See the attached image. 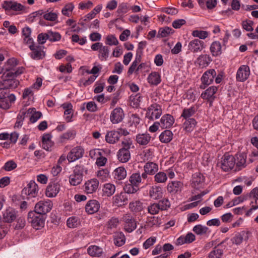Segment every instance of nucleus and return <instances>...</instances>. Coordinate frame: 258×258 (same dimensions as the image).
<instances>
[{
  "instance_id": "nucleus-1",
  "label": "nucleus",
  "mask_w": 258,
  "mask_h": 258,
  "mask_svg": "<svg viewBox=\"0 0 258 258\" xmlns=\"http://www.w3.org/2000/svg\"><path fill=\"white\" fill-rule=\"evenodd\" d=\"M17 64L18 61L16 58L13 57L9 59L3 69L5 77H11L13 75H20L22 74L24 72L25 69L23 67H19L15 70L14 68Z\"/></svg>"
},
{
  "instance_id": "nucleus-2",
  "label": "nucleus",
  "mask_w": 258,
  "mask_h": 258,
  "mask_svg": "<svg viewBox=\"0 0 258 258\" xmlns=\"http://www.w3.org/2000/svg\"><path fill=\"white\" fill-rule=\"evenodd\" d=\"M84 167L81 165H76L72 174L69 177L70 184L73 186H77L80 184L84 176Z\"/></svg>"
},
{
  "instance_id": "nucleus-3",
  "label": "nucleus",
  "mask_w": 258,
  "mask_h": 258,
  "mask_svg": "<svg viewBox=\"0 0 258 258\" xmlns=\"http://www.w3.org/2000/svg\"><path fill=\"white\" fill-rule=\"evenodd\" d=\"M18 75H13L11 77H5V74L3 75V80L0 81V90L15 89L19 85V81L15 77Z\"/></svg>"
},
{
  "instance_id": "nucleus-4",
  "label": "nucleus",
  "mask_w": 258,
  "mask_h": 258,
  "mask_svg": "<svg viewBox=\"0 0 258 258\" xmlns=\"http://www.w3.org/2000/svg\"><path fill=\"white\" fill-rule=\"evenodd\" d=\"M93 51H98V56L101 61H105L107 59L110 50L108 46L103 45L102 43L96 42L91 46Z\"/></svg>"
},
{
  "instance_id": "nucleus-5",
  "label": "nucleus",
  "mask_w": 258,
  "mask_h": 258,
  "mask_svg": "<svg viewBox=\"0 0 258 258\" xmlns=\"http://www.w3.org/2000/svg\"><path fill=\"white\" fill-rule=\"evenodd\" d=\"M162 113L161 106L157 103H153L148 108L146 113V117L150 120H154L158 119Z\"/></svg>"
},
{
  "instance_id": "nucleus-6",
  "label": "nucleus",
  "mask_w": 258,
  "mask_h": 258,
  "mask_svg": "<svg viewBox=\"0 0 258 258\" xmlns=\"http://www.w3.org/2000/svg\"><path fill=\"white\" fill-rule=\"evenodd\" d=\"M52 207L53 204L50 200H42L35 205L34 212L37 214H45L51 211Z\"/></svg>"
},
{
  "instance_id": "nucleus-7",
  "label": "nucleus",
  "mask_w": 258,
  "mask_h": 258,
  "mask_svg": "<svg viewBox=\"0 0 258 258\" xmlns=\"http://www.w3.org/2000/svg\"><path fill=\"white\" fill-rule=\"evenodd\" d=\"M33 211H31L28 214V220L32 226L36 229H40L44 226V220L40 216Z\"/></svg>"
},
{
  "instance_id": "nucleus-8",
  "label": "nucleus",
  "mask_w": 258,
  "mask_h": 258,
  "mask_svg": "<svg viewBox=\"0 0 258 258\" xmlns=\"http://www.w3.org/2000/svg\"><path fill=\"white\" fill-rule=\"evenodd\" d=\"M216 76V72L214 69H210L206 71L201 77L202 85L200 88L202 89L211 84L215 77Z\"/></svg>"
},
{
  "instance_id": "nucleus-9",
  "label": "nucleus",
  "mask_w": 258,
  "mask_h": 258,
  "mask_svg": "<svg viewBox=\"0 0 258 258\" xmlns=\"http://www.w3.org/2000/svg\"><path fill=\"white\" fill-rule=\"evenodd\" d=\"M38 186L33 180H31L22 191V195L28 196V198L36 197L38 192Z\"/></svg>"
},
{
  "instance_id": "nucleus-10",
  "label": "nucleus",
  "mask_w": 258,
  "mask_h": 258,
  "mask_svg": "<svg viewBox=\"0 0 258 258\" xmlns=\"http://www.w3.org/2000/svg\"><path fill=\"white\" fill-rule=\"evenodd\" d=\"M235 164V157L232 155L225 154L221 159L220 167L224 171H228L234 167Z\"/></svg>"
},
{
  "instance_id": "nucleus-11",
  "label": "nucleus",
  "mask_w": 258,
  "mask_h": 258,
  "mask_svg": "<svg viewBox=\"0 0 258 258\" xmlns=\"http://www.w3.org/2000/svg\"><path fill=\"white\" fill-rule=\"evenodd\" d=\"M60 190V185L56 181H50L45 189V196L49 198L56 197Z\"/></svg>"
},
{
  "instance_id": "nucleus-12",
  "label": "nucleus",
  "mask_w": 258,
  "mask_h": 258,
  "mask_svg": "<svg viewBox=\"0 0 258 258\" xmlns=\"http://www.w3.org/2000/svg\"><path fill=\"white\" fill-rule=\"evenodd\" d=\"M122 219L124 222V229L125 231L131 233L136 229V221L130 214H124Z\"/></svg>"
},
{
  "instance_id": "nucleus-13",
  "label": "nucleus",
  "mask_w": 258,
  "mask_h": 258,
  "mask_svg": "<svg viewBox=\"0 0 258 258\" xmlns=\"http://www.w3.org/2000/svg\"><path fill=\"white\" fill-rule=\"evenodd\" d=\"M31 52L30 55L32 58L36 60L42 59L45 56V52L43 47L38 45H35L34 43L28 45Z\"/></svg>"
},
{
  "instance_id": "nucleus-14",
  "label": "nucleus",
  "mask_w": 258,
  "mask_h": 258,
  "mask_svg": "<svg viewBox=\"0 0 258 258\" xmlns=\"http://www.w3.org/2000/svg\"><path fill=\"white\" fill-rule=\"evenodd\" d=\"M99 181L95 178L86 181L83 186L84 192L87 194H93L97 190L99 186Z\"/></svg>"
},
{
  "instance_id": "nucleus-15",
  "label": "nucleus",
  "mask_w": 258,
  "mask_h": 258,
  "mask_svg": "<svg viewBox=\"0 0 258 258\" xmlns=\"http://www.w3.org/2000/svg\"><path fill=\"white\" fill-rule=\"evenodd\" d=\"M84 153V149L81 146H77L73 148L69 153L67 159L70 162H72L82 158Z\"/></svg>"
},
{
  "instance_id": "nucleus-16",
  "label": "nucleus",
  "mask_w": 258,
  "mask_h": 258,
  "mask_svg": "<svg viewBox=\"0 0 258 258\" xmlns=\"http://www.w3.org/2000/svg\"><path fill=\"white\" fill-rule=\"evenodd\" d=\"M250 75V69L247 65H242L238 69L236 78L237 81L244 82Z\"/></svg>"
},
{
  "instance_id": "nucleus-17",
  "label": "nucleus",
  "mask_w": 258,
  "mask_h": 258,
  "mask_svg": "<svg viewBox=\"0 0 258 258\" xmlns=\"http://www.w3.org/2000/svg\"><path fill=\"white\" fill-rule=\"evenodd\" d=\"M124 116V112L121 107H116L111 112L110 115V121L113 124H116L120 122Z\"/></svg>"
},
{
  "instance_id": "nucleus-18",
  "label": "nucleus",
  "mask_w": 258,
  "mask_h": 258,
  "mask_svg": "<svg viewBox=\"0 0 258 258\" xmlns=\"http://www.w3.org/2000/svg\"><path fill=\"white\" fill-rule=\"evenodd\" d=\"M235 164L236 169L238 170L246 167L247 163L246 161L247 154L245 152H243L238 153L235 155Z\"/></svg>"
},
{
  "instance_id": "nucleus-19",
  "label": "nucleus",
  "mask_w": 258,
  "mask_h": 258,
  "mask_svg": "<svg viewBox=\"0 0 258 258\" xmlns=\"http://www.w3.org/2000/svg\"><path fill=\"white\" fill-rule=\"evenodd\" d=\"M218 88L216 86H210L201 94V97L210 102V105L215 98V94L217 92Z\"/></svg>"
},
{
  "instance_id": "nucleus-20",
  "label": "nucleus",
  "mask_w": 258,
  "mask_h": 258,
  "mask_svg": "<svg viewBox=\"0 0 258 258\" xmlns=\"http://www.w3.org/2000/svg\"><path fill=\"white\" fill-rule=\"evenodd\" d=\"M204 48V42L199 39H195L190 41L188 45V49L194 53L200 52Z\"/></svg>"
},
{
  "instance_id": "nucleus-21",
  "label": "nucleus",
  "mask_w": 258,
  "mask_h": 258,
  "mask_svg": "<svg viewBox=\"0 0 258 258\" xmlns=\"http://www.w3.org/2000/svg\"><path fill=\"white\" fill-rule=\"evenodd\" d=\"M17 217V212L13 208L9 207L3 213V220L5 222L12 223Z\"/></svg>"
},
{
  "instance_id": "nucleus-22",
  "label": "nucleus",
  "mask_w": 258,
  "mask_h": 258,
  "mask_svg": "<svg viewBox=\"0 0 258 258\" xmlns=\"http://www.w3.org/2000/svg\"><path fill=\"white\" fill-rule=\"evenodd\" d=\"M204 176L200 173H196L193 174L191 186L193 188L199 189L203 188L205 185Z\"/></svg>"
},
{
  "instance_id": "nucleus-23",
  "label": "nucleus",
  "mask_w": 258,
  "mask_h": 258,
  "mask_svg": "<svg viewBox=\"0 0 258 258\" xmlns=\"http://www.w3.org/2000/svg\"><path fill=\"white\" fill-rule=\"evenodd\" d=\"M175 120L173 116L169 114H165L162 116L159 123L162 128L171 127L174 123Z\"/></svg>"
},
{
  "instance_id": "nucleus-24",
  "label": "nucleus",
  "mask_w": 258,
  "mask_h": 258,
  "mask_svg": "<svg viewBox=\"0 0 258 258\" xmlns=\"http://www.w3.org/2000/svg\"><path fill=\"white\" fill-rule=\"evenodd\" d=\"M2 7L6 11H20L24 9V6L21 4L13 1H4Z\"/></svg>"
},
{
  "instance_id": "nucleus-25",
  "label": "nucleus",
  "mask_w": 258,
  "mask_h": 258,
  "mask_svg": "<svg viewBox=\"0 0 258 258\" xmlns=\"http://www.w3.org/2000/svg\"><path fill=\"white\" fill-rule=\"evenodd\" d=\"M100 208L99 202L96 200H89L86 204L85 210L87 213L93 214L97 212Z\"/></svg>"
},
{
  "instance_id": "nucleus-26",
  "label": "nucleus",
  "mask_w": 258,
  "mask_h": 258,
  "mask_svg": "<svg viewBox=\"0 0 258 258\" xmlns=\"http://www.w3.org/2000/svg\"><path fill=\"white\" fill-rule=\"evenodd\" d=\"M61 106L64 110V116L65 120L68 122H71L72 118L74 114L73 105L70 102H67L62 104Z\"/></svg>"
},
{
  "instance_id": "nucleus-27",
  "label": "nucleus",
  "mask_w": 258,
  "mask_h": 258,
  "mask_svg": "<svg viewBox=\"0 0 258 258\" xmlns=\"http://www.w3.org/2000/svg\"><path fill=\"white\" fill-rule=\"evenodd\" d=\"M119 139V133L115 130L107 132L105 137L106 142L110 144L117 143Z\"/></svg>"
},
{
  "instance_id": "nucleus-28",
  "label": "nucleus",
  "mask_w": 258,
  "mask_h": 258,
  "mask_svg": "<svg viewBox=\"0 0 258 258\" xmlns=\"http://www.w3.org/2000/svg\"><path fill=\"white\" fill-rule=\"evenodd\" d=\"M149 194L150 197L154 200L160 199L163 197V189L160 186L153 185L150 188Z\"/></svg>"
},
{
  "instance_id": "nucleus-29",
  "label": "nucleus",
  "mask_w": 258,
  "mask_h": 258,
  "mask_svg": "<svg viewBox=\"0 0 258 258\" xmlns=\"http://www.w3.org/2000/svg\"><path fill=\"white\" fill-rule=\"evenodd\" d=\"M248 232L244 231L237 233L231 238V242L234 244L239 245L243 240H247L248 239Z\"/></svg>"
},
{
  "instance_id": "nucleus-30",
  "label": "nucleus",
  "mask_w": 258,
  "mask_h": 258,
  "mask_svg": "<svg viewBox=\"0 0 258 258\" xmlns=\"http://www.w3.org/2000/svg\"><path fill=\"white\" fill-rule=\"evenodd\" d=\"M183 184L178 181H173L168 183L167 190L170 194H176L181 190Z\"/></svg>"
},
{
  "instance_id": "nucleus-31",
  "label": "nucleus",
  "mask_w": 258,
  "mask_h": 258,
  "mask_svg": "<svg viewBox=\"0 0 258 258\" xmlns=\"http://www.w3.org/2000/svg\"><path fill=\"white\" fill-rule=\"evenodd\" d=\"M117 158L121 163H126L131 159V152L128 150L119 149L117 152Z\"/></svg>"
},
{
  "instance_id": "nucleus-32",
  "label": "nucleus",
  "mask_w": 258,
  "mask_h": 258,
  "mask_svg": "<svg viewBox=\"0 0 258 258\" xmlns=\"http://www.w3.org/2000/svg\"><path fill=\"white\" fill-rule=\"evenodd\" d=\"M52 135L51 134H45L42 137V146L45 150L49 151L53 146V142L52 141Z\"/></svg>"
},
{
  "instance_id": "nucleus-33",
  "label": "nucleus",
  "mask_w": 258,
  "mask_h": 258,
  "mask_svg": "<svg viewBox=\"0 0 258 258\" xmlns=\"http://www.w3.org/2000/svg\"><path fill=\"white\" fill-rule=\"evenodd\" d=\"M210 52L213 56H218L222 52V45L218 41H215L212 43L210 47Z\"/></svg>"
},
{
  "instance_id": "nucleus-34",
  "label": "nucleus",
  "mask_w": 258,
  "mask_h": 258,
  "mask_svg": "<svg viewBox=\"0 0 258 258\" xmlns=\"http://www.w3.org/2000/svg\"><path fill=\"white\" fill-rule=\"evenodd\" d=\"M151 137L147 133L139 134L136 137L137 143L142 146L147 145L151 141Z\"/></svg>"
},
{
  "instance_id": "nucleus-35",
  "label": "nucleus",
  "mask_w": 258,
  "mask_h": 258,
  "mask_svg": "<svg viewBox=\"0 0 258 258\" xmlns=\"http://www.w3.org/2000/svg\"><path fill=\"white\" fill-rule=\"evenodd\" d=\"M28 117L31 123H35L42 115V113L40 111H37L34 108H29L27 110Z\"/></svg>"
},
{
  "instance_id": "nucleus-36",
  "label": "nucleus",
  "mask_w": 258,
  "mask_h": 258,
  "mask_svg": "<svg viewBox=\"0 0 258 258\" xmlns=\"http://www.w3.org/2000/svg\"><path fill=\"white\" fill-rule=\"evenodd\" d=\"M114 179L116 180H121L126 176V171L123 167L116 168L112 172Z\"/></svg>"
},
{
  "instance_id": "nucleus-37",
  "label": "nucleus",
  "mask_w": 258,
  "mask_h": 258,
  "mask_svg": "<svg viewBox=\"0 0 258 258\" xmlns=\"http://www.w3.org/2000/svg\"><path fill=\"white\" fill-rule=\"evenodd\" d=\"M212 61L211 56L208 54H202L199 55L196 60V63L202 68L207 67Z\"/></svg>"
},
{
  "instance_id": "nucleus-38",
  "label": "nucleus",
  "mask_w": 258,
  "mask_h": 258,
  "mask_svg": "<svg viewBox=\"0 0 258 258\" xmlns=\"http://www.w3.org/2000/svg\"><path fill=\"white\" fill-rule=\"evenodd\" d=\"M148 82L151 85L157 86L161 81L160 74L156 72H153L150 73L147 78Z\"/></svg>"
},
{
  "instance_id": "nucleus-39",
  "label": "nucleus",
  "mask_w": 258,
  "mask_h": 258,
  "mask_svg": "<svg viewBox=\"0 0 258 258\" xmlns=\"http://www.w3.org/2000/svg\"><path fill=\"white\" fill-rule=\"evenodd\" d=\"M128 208L133 213H137L141 212L143 209V203L139 200L132 201L130 203Z\"/></svg>"
},
{
  "instance_id": "nucleus-40",
  "label": "nucleus",
  "mask_w": 258,
  "mask_h": 258,
  "mask_svg": "<svg viewBox=\"0 0 258 258\" xmlns=\"http://www.w3.org/2000/svg\"><path fill=\"white\" fill-rule=\"evenodd\" d=\"M158 165L154 162H148L146 163L144 166V170L147 173H149V175H154L158 170Z\"/></svg>"
},
{
  "instance_id": "nucleus-41",
  "label": "nucleus",
  "mask_w": 258,
  "mask_h": 258,
  "mask_svg": "<svg viewBox=\"0 0 258 258\" xmlns=\"http://www.w3.org/2000/svg\"><path fill=\"white\" fill-rule=\"evenodd\" d=\"M115 186L112 183H105L103 187V196L105 197H111L115 191Z\"/></svg>"
},
{
  "instance_id": "nucleus-42",
  "label": "nucleus",
  "mask_w": 258,
  "mask_h": 258,
  "mask_svg": "<svg viewBox=\"0 0 258 258\" xmlns=\"http://www.w3.org/2000/svg\"><path fill=\"white\" fill-rule=\"evenodd\" d=\"M31 30L29 27H25L22 29V35L25 43L30 45L34 43L33 39L31 37Z\"/></svg>"
},
{
  "instance_id": "nucleus-43",
  "label": "nucleus",
  "mask_w": 258,
  "mask_h": 258,
  "mask_svg": "<svg viewBox=\"0 0 258 258\" xmlns=\"http://www.w3.org/2000/svg\"><path fill=\"white\" fill-rule=\"evenodd\" d=\"M173 136L172 132L170 130H166L161 133L159 138L161 143H168L172 140Z\"/></svg>"
},
{
  "instance_id": "nucleus-44",
  "label": "nucleus",
  "mask_w": 258,
  "mask_h": 258,
  "mask_svg": "<svg viewBox=\"0 0 258 258\" xmlns=\"http://www.w3.org/2000/svg\"><path fill=\"white\" fill-rule=\"evenodd\" d=\"M127 202V198L125 194L122 192L117 194L113 197V204L118 206L125 204Z\"/></svg>"
},
{
  "instance_id": "nucleus-45",
  "label": "nucleus",
  "mask_w": 258,
  "mask_h": 258,
  "mask_svg": "<svg viewBox=\"0 0 258 258\" xmlns=\"http://www.w3.org/2000/svg\"><path fill=\"white\" fill-rule=\"evenodd\" d=\"M197 123L195 119L185 120L183 123V128L186 132H191L195 128Z\"/></svg>"
},
{
  "instance_id": "nucleus-46",
  "label": "nucleus",
  "mask_w": 258,
  "mask_h": 258,
  "mask_svg": "<svg viewBox=\"0 0 258 258\" xmlns=\"http://www.w3.org/2000/svg\"><path fill=\"white\" fill-rule=\"evenodd\" d=\"M88 254L91 256L99 257L102 253V249L97 245H91L87 249Z\"/></svg>"
},
{
  "instance_id": "nucleus-47",
  "label": "nucleus",
  "mask_w": 258,
  "mask_h": 258,
  "mask_svg": "<svg viewBox=\"0 0 258 258\" xmlns=\"http://www.w3.org/2000/svg\"><path fill=\"white\" fill-rule=\"evenodd\" d=\"M196 112V110L194 106L188 108H184L181 114V117H183L185 120L194 119L191 118V117L195 114Z\"/></svg>"
},
{
  "instance_id": "nucleus-48",
  "label": "nucleus",
  "mask_w": 258,
  "mask_h": 258,
  "mask_svg": "<svg viewBox=\"0 0 258 258\" xmlns=\"http://www.w3.org/2000/svg\"><path fill=\"white\" fill-rule=\"evenodd\" d=\"M76 133L74 130H68L65 133L62 134L60 137V142L61 143L66 142L67 141L73 139L75 138Z\"/></svg>"
},
{
  "instance_id": "nucleus-49",
  "label": "nucleus",
  "mask_w": 258,
  "mask_h": 258,
  "mask_svg": "<svg viewBox=\"0 0 258 258\" xmlns=\"http://www.w3.org/2000/svg\"><path fill=\"white\" fill-rule=\"evenodd\" d=\"M154 178L155 183H164L167 181L168 177L166 173L159 171L155 174Z\"/></svg>"
},
{
  "instance_id": "nucleus-50",
  "label": "nucleus",
  "mask_w": 258,
  "mask_h": 258,
  "mask_svg": "<svg viewBox=\"0 0 258 258\" xmlns=\"http://www.w3.org/2000/svg\"><path fill=\"white\" fill-rule=\"evenodd\" d=\"M113 240L115 245L121 246L125 243V238L122 232H118L115 234Z\"/></svg>"
},
{
  "instance_id": "nucleus-51",
  "label": "nucleus",
  "mask_w": 258,
  "mask_h": 258,
  "mask_svg": "<svg viewBox=\"0 0 258 258\" xmlns=\"http://www.w3.org/2000/svg\"><path fill=\"white\" fill-rule=\"evenodd\" d=\"M74 8L75 6L72 3H68L62 9L61 13L65 16L71 17Z\"/></svg>"
},
{
  "instance_id": "nucleus-52",
  "label": "nucleus",
  "mask_w": 258,
  "mask_h": 258,
  "mask_svg": "<svg viewBox=\"0 0 258 258\" xmlns=\"http://www.w3.org/2000/svg\"><path fill=\"white\" fill-rule=\"evenodd\" d=\"M80 221L78 217L72 216L69 218L67 221V225L70 228H75L79 226Z\"/></svg>"
},
{
  "instance_id": "nucleus-53",
  "label": "nucleus",
  "mask_w": 258,
  "mask_h": 258,
  "mask_svg": "<svg viewBox=\"0 0 258 258\" xmlns=\"http://www.w3.org/2000/svg\"><path fill=\"white\" fill-rule=\"evenodd\" d=\"M173 32V30L170 27L161 28L158 31L157 37L159 38L166 37L172 34Z\"/></svg>"
},
{
  "instance_id": "nucleus-54",
  "label": "nucleus",
  "mask_w": 258,
  "mask_h": 258,
  "mask_svg": "<svg viewBox=\"0 0 258 258\" xmlns=\"http://www.w3.org/2000/svg\"><path fill=\"white\" fill-rule=\"evenodd\" d=\"M209 32L207 31L196 30L192 31L191 35L194 37L199 38L200 39H205L209 36Z\"/></svg>"
},
{
  "instance_id": "nucleus-55",
  "label": "nucleus",
  "mask_w": 258,
  "mask_h": 258,
  "mask_svg": "<svg viewBox=\"0 0 258 258\" xmlns=\"http://www.w3.org/2000/svg\"><path fill=\"white\" fill-rule=\"evenodd\" d=\"M208 230L209 228L207 227L202 225L201 224H199L195 226L192 229L193 231L195 233H196L197 235H200L206 234L207 233Z\"/></svg>"
},
{
  "instance_id": "nucleus-56",
  "label": "nucleus",
  "mask_w": 258,
  "mask_h": 258,
  "mask_svg": "<svg viewBox=\"0 0 258 258\" xmlns=\"http://www.w3.org/2000/svg\"><path fill=\"white\" fill-rule=\"evenodd\" d=\"M130 182L133 185L138 187L139 184L142 182V178L140 173H135L131 175L129 179Z\"/></svg>"
},
{
  "instance_id": "nucleus-57",
  "label": "nucleus",
  "mask_w": 258,
  "mask_h": 258,
  "mask_svg": "<svg viewBox=\"0 0 258 258\" xmlns=\"http://www.w3.org/2000/svg\"><path fill=\"white\" fill-rule=\"evenodd\" d=\"M57 13L49 10L45 11L43 15V17L46 20L54 21L57 19Z\"/></svg>"
},
{
  "instance_id": "nucleus-58",
  "label": "nucleus",
  "mask_w": 258,
  "mask_h": 258,
  "mask_svg": "<svg viewBox=\"0 0 258 258\" xmlns=\"http://www.w3.org/2000/svg\"><path fill=\"white\" fill-rule=\"evenodd\" d=\"M148 213L151 215L158 214L160 210L157 203H151L147 207Z\"/></svg>"
},
{
  "instance_id": "nucleus-59",
  "label": "nucleus",
  "mask_w": 258,
  "mask_h": 258,
  "mask_svg": "<svg viewBox=\"0 0 258 258\" xmlns=\"http://www.w3.org/2000/svg\"><path fill=\"white\" fill-rule=\"evenodd\" d=\"M160 211L167 210L170 207V202L167 198L163 199L157 203Z\"/></svg>"
},
{
  "instance_id": "nucleus-60",
  "label": "nucleus",
  "mask_w": 258,
  "mask_h": 258,
  "mask_svg": "<svg viewBox=\"0 0 258 258\" xmlns=\"http://www.w3.org/2000/svg\"><path fill=\"white\" fill-rule=\"evenodd\" d=\"M61 37V35L58 32L51 31L47 32V38L50 41H58L60 40Z\"/></svg>"
},
{
  "instance_id": "nucleus-61",
  "label": "nucleus",
  "mask_w": 258,
  "mask_h": 258,
  "mask_svg": "<svg viewBox=\"0 0 258 258\" xmlns=\"http://www.w3.org/2000/svg\"><path fill=\"white\" fill-rule=\"evenodd\" d=\"M223 254V249L216 247L209 253V258H221Z\"/></svg>"
},
{
  "instance_id": "nucleus-62",
  "label": "nucleus",
  "mask_w": 258,
  "mask_h": 258,
  "mask_svg": "<svg viewBox=\"0 0 258 258\" xmlns=\"http://www.w3.org/2000/svg\"><path fill=\"white\" fill-rule=\"evenodd\" d=\"M17 167V163L14 160H11L5 163L3 168L7 171H10L16 169Z\"/></svg>"
},
{
  "instance_id": "nucleus-63",
  "label": "nucleus",
  "mask_w": 258,
  "mask_h": 258,
  "mask_svg": "<svg viewBox=\"0 0 258 258\" xmlns=\"http://www.w3.org/2000/svg\"><path fill=\"white\" fill-rule=\"evenodd\" d=\"M121 148L130 150L132 147H134L133 141L130 138H124L121 143Z\"/></svg>"
},
{
  "instance_id": "nucleus-64",
  "label": "nucleus",
  "mask_w": 258,
  "mask_h": 258,
  "mask_svg": "<svg viewBox=\"0 0 258 258\" xmlns=\"http://www.w3.org/2000/svg\"><path fill=\"white\" fill-rule=\"evenodd\" d=\"M105 44L110 46L116 45L118 43V40L113 35H108L105 38Z\"/></svg>"
}]
</instances>
